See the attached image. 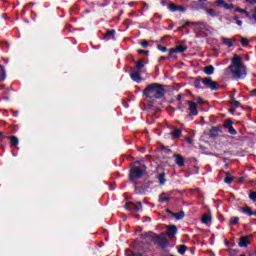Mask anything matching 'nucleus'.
Returning a JSON list of instances; mask_svg holds the SVG:
<instances>
[{"mask_svg":"<svg viewBox=\"0 0 256 256\" xmlns=\"http://www.w3.org/2000/svg\"><path fill=\"white\" fill-rule=\"evenodd\" d=\"M235 43V39H225V45L228 47H233V44Z\"/></svg>","mask_w":256,"mask_h":256,"instance_id":"473e14b6","label":"nucleus"},{"mask_svg":"<svg viewBox=\"0 0 256 256\" xmlns=\"http://www.w3.org/2000/svg\"><path fill=\"white\" fill-rule=\"evenodd\" d=\"M181 133H182L181 129H174V131L170 132V135L171 137H174L177 139L181 137Z\"/></svg>","mask_w":256,"mask_h":256,"instance_id":"4be33fe9","label":"nucleus"},{"mask_svg":"<svg viewBox=\"0 0 256 256\" xmlns=\"http://www.w3.org/2000/svg\"><path fill=\"white\" fill-rule=\"evenodd\" d=\"M207 0H199V3H205Z\"/></svg>","mask_w":256,"mask_h":256,"instance_id":"13d9d810","label":"nucleus"},{"mask_svg":"<svg viewBox=\"0 0 256 256\" xmlns=\"http://www.w3.org/2000/svg\"><path fill=\"white\" fill-rule=\"evenodd\" d=\"M202 83L205 85L208 89H211V91H217L219 87L217 86V83L214 82L211 77L202 78Z\"/></svg>","mask_w":256,"mask_h":256,"instance_id":"39448f33","label":"nucleus"},{"mask_svg":"<svg viewBox=\"0 0 256 256\" xmlns=\"http://www.w3.org/2000/svg\"><path fill=\"white\" fill-rule=\"evenodd\" d=\"M249 243H250L249 237L243 236L240 238L238 245H239V247H247V245H249Z\"/></svg>","mask_w":256,"mask_h":256,"instance_id":"ddd939ff","label":"nucleus"},{"mask_svg":"<svg viewBox=\"0 0 256 256\" xmlns=\"http://www.w3.org/2000/svg\"><path fill=\"white\" fill-rule=\"evenodd\" d=\"M142 5L145 9H149V4H147L146 2H142Z\"/></svg>","mask_w":256,"mask_h":256,"instance_id":"09e8293b","label":"nucleus"},{"mask_svg":"<svg viewBox=\"0 0 256 256\" xmlns=\"http://www.w3.org/2000/svg\"><path fill=\"white\" fill-rule=\"evenodd\" d=\"M251 201H256V192H251L249 195Z\"/></svg>","mask_w":256,"mask_h":256,"instance_id":"37998d69","label":"nucleus"},{"mask_svg":"<svg viewBox=\"0 0 256 256\" xmlns=\"http://www.w3.org/2000/svg\"><path fill=\"white\" fill-rule=\"evenodd\" d=\"M233 4H225V9H233Z\"/></svg>","mask_w":256,"mask_h":256,"instance_id":"a18cd8bd","label":"nucleus"},{"mask_svg":"<svg viewBox=\"0 0 256 256\" xmlns=\"http://www.w3.org/2000/svg\"><path fill=\"white\" fill-rule=\"evenodd\" d=\"M185 251H187V246L185 245H180L179 248H178V253L180 255H185Z\"/></svg>","mask_w":256,"mask_h":256,"instance_id":"c756f323","label":"nucleus"},{"mask_svg":"<svg viewBox=\"0 0 256 256\" xmlns=\"http://www.w3.org/2000/svg\"><path fill=\"white\" fill-rule=\"evenodd\" d=\"M194 25L199 26L200 29H205V28L208 27V25L206 24V22H203V21L194 22Z\"/></svg>","mask_w":256,"mask_h":256,"instance_id":"c85d7f7f","label":"nucleus"},{"mask_svg":"<svg viewBox=\"0 0 256 256\" xmlns=\"http://www.w3.org/2000/svg\"><path fill=\"white\" fill-rule=\"evenodd\" d=\"M187 141H188V143H191V138H188Z\"/></svg>","mask_w":256,"mask_h":256,"instance_id":"e2e57ef3","label":"nucleus"},{"mask_svg":"<svg viewBox=\"0 0 256 256\" xmlns=\"http://www.w3.org/2000/svg\"><path fill=\"white\" fill-rule=\"evenodd\" d=\"M240 256H245V254H242V255H240Z\"/></svg>","mask_w":256,"mask_h":256,"instance_id":"774afa93","label":"nucleus"},{"mask_svg":"<svg viewBox=\"0 0 256 256\" xmlns=\"http://www.w3.org/2000/svg\"><path fill=\"white\" fill-rule=\"evenodd\" d=\"M9 139L13 147H17V145H19V138L16 136H10Z\"/></svg>","mask_w":256,"mask_h":256,"instance_id":"5701e85b","label":"nucleus"},{"mask_svg":"<svg viewBox=\"0 0 256 256\" xmlns=\"http://www.w3.org/2000/svg\"><path fill=\"white\" fill-rule=\"evenodd\" d=\"M7 79V72L5 71V67L0 64V83H3Z\"/></svg>","mask_w":256,"mask_h":256,"instance_id":"4468645a","label":"nucleus"},{"mask_svg":"<svg viewBox=\"0 0 256 256\" xmlns=\"http://www.w3.org/2000/svg\"><path fill=\"white\" fill-rule=\"evenodd\" d=\"M159 51H162V53H167V47L158 45Z\"/></svg>","mask_w":256,"mask_h":256,"instance_id":"79ce46f5","label":"nucleus"},{"mask_svg":"<svg viewBox=\"0 0 256 256\" xmlns=\"http://www.w3.org/2000/svg\"><path fill=\"white\" fill-rule=\"evenodd\" d=\"M170 197L169 196H165V193H162L160 196H159V203H167V201H170Z\"/></svg>","mask_w":256,"mask_h":256,"instance_id":"412c9836","label":"nucleus"},{"mask_svg":"<svg viewBox=\"0 0 256 256\" xmlns=\"http://www.w3.org/2000/svg\"><path fill=\"white\" fill-rule=\"evenodd\" d=\"M205 11L207 15H210V17H217V12L213 9L205 8Z\"/></svg>","mask_w":256,"mask_h":256,"instance_id":"cd10ccee","label":"nucleus"},{"mask_svg":"<svg viewBox=\"0 0 256 256\" xmlns=\"http://www.w3.org/2000/svg\"><path fill=\"white\" fill-rule=\"evenodd\" d=\"M166 213H169L170 215H173V211H171L170 209H166Z\"/></svg>","mask_w":256,"mask_h":256,"instance_id":"603ef678","label":"nucleus"},{"mask_svg":"<svg viewBox=\"0 0 256 256\" xmlns=\"http://www.w3.org/2000/svg\"><path fill=\"white\" fill-rule=\"evenodd\" d=\"M187 25H189V22H185L182 27H187Z\"/></svg>","mask_w":256,"mask_h":256,"instance_id":"5fc2aeb1","label":"nucleus"},{"mask_svg":"<svg viewBox=\"0 0 256 256\" xmlns=\"http://www.w3.org/2000/svg\"><path fill=\"white\" fill-rule=\"evenodd\" d=\"M194 87H196V89H201V80L196 79L194 82Z\"/></svg>","mask_w":256,"mask_h":256,"instance_id":"4c0bfd02","label":"nucleus"},{"mask_svg":"<svg viewBox=\"0 0 256 256\" xmlns=\"http://www.w3.org/2000/svg\"><path fill=\"white\" fill-rule=\"evenodd\" d=\"M163 95H165V88L159 83L149 84L143 90V96L151 101H157V99L163 98Z\"/></svg>","mask_w":256,"mask_h":256,"instance_id":"f03ea898","label":"nucleus"},{"mask_svg":"<svg viewBox=\"0 0 256 256\" xmlns=\"http://www.w3.org/2000/svg\"><path fill=\"white\" fill-rule=\"evenodd\" d=\"M236 11H237L238 13H242V14L245 15L246 17H250L249 12H247V10H245V9L237 8Z\"/></svg>","mask_w":256,"mask_h":256,"instance_id":"72a5a7b5","label":"nucleus"},{"mask_svg":"<svg viewBox=\"0 0 256 256\" xmlns=\"http://www.w3.org/2000/svg\"><path fill=\"white\" fill-rule=\"evenodd\" d=\"M229 71L234 79H245V77H247V66L243 63V59L236 54L232 58V64L229 66Z\"/></svg>","mask_w":256,"mask_h":256,"instance_id":"f257e3e1","label":"nucleus"},{"mask_svg":"<svg viewBox=\"0 0 256 256\" xmlns=\"http://www.w3.org/2000/svg\"><path fill=\"white\" fill-rule=\"evenodd\" d=\"M202 223H203L204 225H211V215H209V214H204V215L202 216Z\"/></svg>","mask_w":256,"mask_h":256,"instance_id":"a211bd4d","label":"nucleus"},{"mask_svg":"<svg viewBox=\"0 0 256 256\" xmlns=\"http://www.w3.org/2000/svg\"><path fill=\"white\" fill-rule=\"evenodd\" d=\"M141 209H143L141 202L136 203L134 206V211H141Z\"/></svg>","mask_w":256,"mask_h":256,"instance_id":"c9c22d12","label":"nucleus"},{"mask_svg":"<svg viewBox=\"0 0 256 256\" xmlns=\"http://www.w3.org/2000/svg\"><path fill=\"white\" fill-rule=\"evenodd\" d=\"M141 47H142L143 49H147V48L149 47V42H147V40H143V41L141 42Z\"/></svg>","mask_w":256,"mask_h":256,"instance_id":"ea45409f","label":"nucleus"},{"mask_svg":"<svg viewBox=\"0 0 256 256\" xmlns=\"http://www.w3.org/2000/svg\"><path fill=\"white\" fill-rule=\"evenodd\" d=\"M144 67H145V65H144L143 60H139V61L136 63V69H137L138 71H141V69H143Z\"/></svg>","mask_w":256,"mask_h":256,"instance_id":"7c9ffc66","label":"nucleus"},{"mask_svg":"<svg viewBox=\"0 0 256 256\" xmlns=\"http://www.w3.org/2000/svg\"><path fill=\"white\" fill-rule=\"evenodd\" d=\"M187 46L178 45L175 48H171L168 52V57H171L174 53H185Z\"/></svg>","mask_w":256,"mask_h":256,"instance_id":"6e6552de","label":"nucleus"},{"mask_svg":"<svg viewBox=\"0 0 256 256\" xmlns=\"http://www.w3.org/2000/svg\"><path fill=\"white\" fill-rule=\"evenodd\" d=\"M242 181H243V178H240V179H239V183H242Z\"/></svg>","mask_w":256,"mask_h":256,"instance_id":"680f3d73","label":"nucleus"},{"mask_svg":"<svg viewBox=\"0 0 256 256\" xmlns=\"http://www.w3.org/2000/svg\"><path fill=\"white\" fill-rule=\"evenodd\" d=\"M172 217H174L175 219H177V221L183 219V217H185V212L183 211H180V212H177V213H172Z\"/></svg>","mask_w":256,"mask_h":256,"instance_id":"aec40b11","label":"nucleus"},{"mask_svg":"<svg viewBox=\"0 0 256 256\" xmlns=\"http://www.w3.org/2000/svg\"><path fill=\"white\" fill-rule=\"evenodd\" d=\"M251 95H252L253 97H256V88L251 91Z\"/></svg>","mask_w":256,"mask_h":256,"instance_id":"3c124183","label":"nucleus"},{"mask_svg":"<svg viewBox=\"0 0 256 256\" xmlns=\"http://www.w3.org/2000/svg\"><path fill=\"white\" fill-rule=\"evenodd\" d=\"M158 181L160 183V185H165V182L167 181L165 179V173H161L159 176H158Z\"/></svg>","mask_w":256,"mask_h":256,"instance_id":"bb28decb","label":"nucleus"},{"mask_svg":"<svg viewBox=\"0 0 256 256\" xmlns=\"http://www.w3.org/2000/svg\"><path fill=\"white\" fill-rule=\"evenodd\" d=\"M225 129H227V131L230 135L237 134V130L233 127V120H231V119L225 120Z\"/></svg>","mask_w":256,"mask_h":256,"instance_id":"0eeeda50","label":"nucleus"},{"mask_svg":"<svg viewBox=\"0 0 256 256\" xmlns=\"http://www.w3.org/2000/svg\"><path fill=\"white\" fill-rule=\"evenodd\" d=\"M236 24L239 25V27H241V25H243V21H241V20H236Z\"/></svg>","mask_w":256,"mask_h":256,"instance_id":"8fccbe9b","label":"nucleus"},{"mask_svg":"<svg viewBox=\"0 0 256 256\" xmlns=\"http://www.w3.org/2000/svg\"><path fill=\"white\" fill-rule=\"evenodd\" d=\"M130 77L132 81H135L136 83H141V75L139 74V71L132 72L130 74Z\"/></svg>","mask_w":256,"mask_h":256,"instance_id":"f8f14e48","label":"nucleus"},{"mask_svg":"<svg viewBox=\"0 0 256 256\" xmlns=\"http://www.w3.org/2000/svg\"><path fill=\"white\" fill-rule=\"evenodd\" d=\"M190 7H192V9H195L196 11H199V9H203V7H201L197 1H192L190 3Z\"/></svg>","mask_w":256,"mask_h":256,"instance_id":"a878e982","label":"nucleus"},{"mask_svg":"<svg viewBox=\"0 0 256 256\" xmlns=\"http://www.w3.org/2000/svg\"><path fill=\"white\" fill-rule=\"evenodd\" d=\"M226 245L229 247V242L226 241Z\"/></svg>","mask_w":256,"mask_h":256,"instance_id":"69168bd1","label":"nucleus"},{"mask_svg":"<svg viewBox=\"0 0 256 256\" xmlns=\"http://www.w3.org/2000/svg\"><path fill=\"white\" fill-rule=\"evenodd\" d=\"M234 20L235 21H239V17L238 16H234Z\"/></svg>","mask_w":256,"mask_h":256,"instance_id":"6e6d98bb","label":"nucleus"},{"mask_svg":"<svg viewBox=\"0 0 256 256\" xmlns=\"http://www.w3.org/2000/svg\"><path fill=\"white\" fill-rule=\"evenodd\" d=\"M145 171H147V166L145 165H142L141 168L133 166L130 169V180L133 181V179H141V177L145 175Z\"/></svg>","mask_w":256,"mask_h":256,"instance_id":"20e7f679","label":"nucleus"},{"mask_svg":"<svg viewBox=\"0 0 256 256\" xmlns=\"http://www.w3.org/2000/svg\"><path fill=\"white\" fill-rule=\"evenodd\" d=\"M183 96L181 95V94H179L178 96H177V99H178V101H181V98H182Z\"/></svg>","mask_w":256,"mask_h":256,"instance_id":"864d4df0","label":"nucleus"},{"mask_svg":"<svg viewBox=\"0 0 256 256\" xmlns=\"http://www.w3.org/2000/svg\"><path fill=\"white\" fill-rule=\"evenodd\" d=\"M161 59H169V56H167V57H161Z\"/></svg>","mask_w":256,"mask_h":256,"instance_id":"052dcab7","label":"nucleus"},{"mask_svg":"<svg viewBox=\"0 0 256 256\" xmlns=\"http://www.w3.org/2000/svg\"><path fill=\"white\" fill-rule=\"evenodd\" d=\"M168 9L169 11H171L172 13H175V11H177V5H175L174 3H170L168 5Z\"/></svg>","mask_w":256,"mask_h":256,"instance_id":"2f4dec72","label":"nucleus"},{"mask_svg":"<svg viewBox=\"0 0 256 256\" xmlns=\"http://www.w3.org/2000/svg\"><path fill=\"white\" fill-rule=\"evenodd\" d=\"M115 37V30L111 29V30H107L105 35H104V39H106V41H109V39Z\"/></svg>","mask_w":256,"mask_h":256,"instance_id":"dca6fc26","label":"nucleus"},{"mask_svg":"<svg viewBox=\"0 0 256 256\" xmlns=\"http://www.w3.org/2000/svg\"><path fill=\"white\" fill-rule=\"evenodd\" d=\"M216 5L218 7H225V1H223V0H216Z\"/></svg>","mask_w":256,"mask_h":256,"instance_id":"a19ab883","label":"nucleus"},{"mask_svg":"<svg viewBox=\"0 0 256 256\" xmlns=\"http://www.w3.org/2000/svg\"><path fill=\"white\" fill-rule=\"evenodd\" d=\"M152 241L155 245L161 247V249H165L169 245V240H167V234L165 233H161L160 235L152 234Z\"/></svg>","mask_w":256,"mask_h":256,"instance_id":"7ed1b4c3","label":"nucleus"},{"mask_svg":"<svg viewBox=\"0 0 256 256\" xmlns=\"http://www.w3.org/2000/svg\"><path fill=\"white\" fill-rule=\"evenodd\" d=\"M4 63H9V59H4Z\"/></svg>","mask_w":256,"mask_h":256,"instance_id":"4d7b16f0","label":"nucleus"},{"mask_svg":"<svg viewBox=\"0 0 256 256\" xmlns=\"http://www.w3.org/2000/svg\"><path fill=\"white\" fill-rule=\"evenodd\" d=\"M197 103L198 105H203V98H198Z\"/></svg>","mask_w":256,"mask_h":256,"instance_id":"de8ad7c7","label":"nucleus"},{"mask_svg":"<svg viewBox=\"0 0 256 256\" xmlns=\"http://www.w3.org/2000/svg\"><path fill=\"white\" fill-rule=\"evenodd\" d=\"M235 181V177L231 175V173L226 172L225 173V183L231 184Z\"/></svg>","mask_w":256,"mask_h":256,"instance_id":"6ab92c4d","label":"nucleus"},{"mask_svg":"<svg viewBox=\"0 0 256 256\" xmlns=\"http://www.w3.org/2000/svg\"><path fill=\"white\" fill-rule=\"evenodd\" d=\"M204 73L205 75H213V73H215V67H213V65L204 67Z\"/></svg>","mask_w":256,"mask_h":256,"instance_id":"f3484780","label":"nucleus"},{"mask_svg":"<svg viewBox=\"0 0 256 256\" xmlns=\"http://www.w3.org/2000/svg\"><path fill=\"white\" fill-rule=\"evenodd\" d=\"M187 105H188L189 115H192L193 117H197V115H199V111L197 110V103L191 100H188Z\"/></svg>","mask_w":256,"mask_h":256,"instance_id":"423d86ee","label":"nucleus"},{"mask_svg":"<svg viewBox=\"0 0 256 256\" xmlns=\"http://www.w3.org/2000/svg\"><path fill=\"white\" fill-rule=\"evenodd\" d=\"M228 113H231V115L235 114V109L232 107L228 110Z\"/></svg>","mask_w":256,"mask_h":256,"instance_id":"49530a36","label":"nucleus"},{"mask_svg":"<svg viewBox=\"0 0 256 256\" xmlns=\"http://www.w3.org/2000/svg\"><path fill=\"white\" fill-rule=\"evenodd\" d=\"M240 43L243 47H247V45H249V40L247 38H241Z\"/></svg>","mask_w":256,"mask_h":256,"instance_id":"f704fd0d","label":"nucleus"},{"mask_svg":"<svg viewBox=\"0 0 256 256\" xmlns=\"http://www.w3.org/2000/svg\"><path fill=\"white\" fill-rule=\"evenodd\" d=\"M219 133H221V127L220 126L212 127L211 130H210V135L212 137H217V135H219Z\"/></svg>","mask_w":256,"mask_h":256,"instance_id":"2eb2a0df","label":"nucleus"},{"mask_svg":"<svg viewBox=\"0 0 256 256\" xmlns=\"http://www.w3.org/2000/svg\"><path fill=\"white\" fill-rule=\"evenodd\" d=\"M14 117H17V113H16V114H14Z\"/></svg>","mask_w":256,"mask_h":256,"instance_id":"338daca9","label":"nucleus"},{"mask_svg":"<svg viewBox=\"0 0 256 256\" xmlns=\"http://www.w3.org/2000/svg\"><path fill=\"white\" fill-rule=\"evenodd\" d=\"M166 235L170 237V239H172V237H175L177 235V226L175 225L167 226Z\"/></svg>","mask_w":256,"mask_h":256,"instance_id":"1a4fd4ad","label":"nucleus"},{"mask_svg":"<svg viewBox=\"0 0 256 256\" xmlns=\"http://www.w3.org/2000/svg\"><path fill=\"white\" fill-rule=\"evenodd\" d=\"M137 52H138L139 55H149L148 50L138 49Z\"/></svg>","mask_w":256,"mask_h":256,"instance_id":"58836bf2","label":"nucleus"},{"mask_svg":"<svg viewBox=\"0 0 256 256\" xmlns=\"http://www.w3.org/2000/svg\"><path fill=\"white\" fill-rule=\"evenodd\" d=\"M125 209H127L128 211H135V203L127 202L125 204Z\"/></svg>","mask_w":256,"mask_h":256,"instance_id":"393cba45","label":"nucleus"},{"mask_svg":"<svg viewBox=\"0 0 256 256\" xmlns=\"http://www.w3.org/2000/svg\"><path fill=\"white\" fill-rule=\"evenodd\" d=\"M174 158L176 159L175 163L178 167H184L185 165V158L180 154H174Z\"/></svg>","mask_w":256,"mask_h":256,"instance_id":"9d476101","label":"nucleus"},{"mask_svg":"<svg viewBox=\"0 0 256 256\" xmlns=\"http://www.w3.org/2000/svg\"><path fill=\"white\" fill-rule=\"evenodd\" d=\"M230 102L229 104L232 106V107H235L236 109L241 107V103L237 100H235V96L233 94H231L230 96Z\"/></svg>","mask_w":256,"mask_h":256,"instance_id":"9b49d317","label":"nucleus"},{"mask_svg":"<svg viewBox=\"0 0 256 256\" xmlns=\"http://www.w3.org/2000/svg\"><path fill=\"white\" fill-rule=\"evenodd\" d=\"M219 177H223V172H220Z\"/></svg>","mask_w":256,"mask_h":256,"instance_id":"bf43d9fd","label":"nucleus"},{"mask_svg":"<svg viewBox=\"0 0 256 256\" xmlns=\"http://www.w3.org/2000/svg\"><path fill=\"white\" fill-rule=\"evenodd\" d=\"M252 215H255V217H256V211H255V212H252Z\"/></svg>","mask_w":256,"mask_h":256,"instance_id":"0e129e2a","label":"nucleus"},{"mask_svg":"<svg viewBox=\"0 0 256 256\" xmlns=\"http://www.w3.org/2000/svg\"><path fill=\"white\" fill-rule=\"evenodd\" d=\"M241 211H242V213L249 215V217H251L253 215V211H251V208L249 206L241 208Z\"/></svg>","mask_w":256,"mask_h":256,"instance_id":"b1692460","label":"nucleus"},{"mask_svg":"<svg viewBox=\"0 0 256 256\" xmlns=\"http://www.w3.org/2000/svg\"><path fill=\"white\" fill-rule=\"evenodd\" d=\"M237 223H239V217H232L230 219V225H235Z\"/></svg>","mask_w":256,"mask_h":256,"instance_id":"e433bc0d","label":"nucleus"},{"mask_svg":"<svg viewBox=\"0 0 256 256\" xmlns=\"http://www.w3.org/2000/svg\"><path fill=\"white\" fill-rule=\"evenodd\" d=\"M177 11H181L182 13H185V7L177 6Z\"/></svg>","mask_w":256,"mask_h":256,"instance_id":"c03bdc74","label":"nucleus"}]
</instances>
